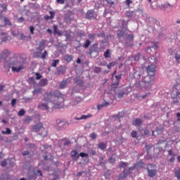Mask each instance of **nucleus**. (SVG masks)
I'll list each match as a JSON object with an SVG mask.
<instances>
[{
    "mask_svg": "<svg viewBox=\"0 0 180 180\" xmlns=\"http://www.w3.org/2000/svg\"><path fill=\"white\" fill-rule=\"evenodd\" d=\"M72 82V78H68V79L63 80L60 83L58 84V89H65L67 88V84Z\"/></svg>",
    "mask_w": 180,
    "mask_h": 180,
    "instance_id": "obj_10",
    "label": "nucleus"
},
{
    "mask_svg": "<svg viewBox=\"0 0 180 180\" xmlns=\"http://www.w3.org/2000/svg\"><path fill=\"white\" fill-rule=\"evenodd\" d=\"M56 3L63 5L65 4V0H56Z\"/></svg>",
    "mask_w": 180,
    "mask_h": 180,
    "instance_id": "obj_57",
    "label": "nucleus"
},
{
    "mask_svg": "<svg viewBox=\"0 0 180 180\" xmlns=\"http://www.w3.org/2000/svg\"><path fill=\"white\" fill-rule=\"evenodd\" d=\"M33 174H35V176H41V171L39 170H34L33 171Z\"/></svg>",
    "mask_w": 180,
    "mask_h": 180,
    "instance_id": "obj_45",
    "label": "nucleus"
},
{
    "mask_svg": "<svg viewBox=\"0 0 180 180\" xmlns=\"http://www.w3.org/2000/svg\"><path fill=\"white\" fill-rule=\"evenodd\" d=\"M115 34L118 35V39L124 38V41H131L132 39H134L133 34H124V32L122 30L115 32Z\"/></svg>",
    "mask_w": 180,
    "mask_h": 180,
    "instance_id": "obj_4",
    "label": "nucleus"
},
{
    "mask_svg": "<svg viewBox=\"0 0 180 180\" xmlns=\"http://www.w3.org/2000/svg\"><path fill=\"white\" fill-rule=\"evenodd\" d=\"M4 25H6V26H10L11 25L10 20H8V18H4Z\"/></svg>",
    "mask_w": 180,
    "mask_h": 180,
    "instance_id": "obj_42",
    "label": "nucleus"
},
{
    "mask_svg": "<svg viewBox=\"0 0 180 180\" xmlns=\"http://www.w3.org/2000/svg\"><path fill=\"white\" fill-rule=\"evenodd\" d=\"M44 100L46 102L53 103V105H56V108L58 109L63 108V102L65 101L63 94L58 91L53 94H51L49 92L44 93Z\"/></svg>",
    "mask_w": 180,
    "mask_h": 180,
    "instance_id": "obj_1",
    "label": "nucleus"
},
{
    "mask_svg": "<svg viewBox=\"0 0 180 180\" xmlns=\"http://www.w3.org/2000/svg\"><path fill=\"white\" fill-rule=\"evenodd\" d=\"M143 124V120H140L139 118L134 119L131 121V125L139 127L140 124Z\"/></svg>",
    "mask_w": 180,
    "mask_h": 180,
    "instance_id": "obj_12",
    "label": "nucleus"
},
{
    "mask_svg": "<svg viewBox=\"0 0 180 180\" xmlns=\"http://www.w3.org/2000/svg\"><path fill=\"white\" fill-rule=\"evenodd\" d=\"M75 84H77V85L79 86L83 85V80H81L78 77H75Z\"/></svg>",
    "mask_w": 180,
    "mask_h": 180,
    "instance_id": "obj_22",
    "label": "nucleus"
},
{
    "mask_svg": "<svg viewBox=\"0 0 180 180\" xmlns=\"http://www.w3.org/2000/svg\"><path fill=\"white\" fill-rule=\"evenodd\" d=\"M136 17V12L127 11V18H131Z\"/></svg>",
    "mask_w": 180,
    "mask_h": 180,
    "instance_id": "obj_27",
    "label": "nucleus"
},
{
    "mask_svg": "<svg viewBox=\"0 0 180 180\" xmlns=\"http://www.w3.org/2000/svg\"><path fill=\"white\" fill-rule=\"evenodd\" d=\"M124 94H127V91H124V90L115 93V96H118V98H122V97L124 96Z\"/></svg>",
    "mask_w": 180,
    "mask_h": 180,
    "instance_id": "obj_21",
    "label": "nucleus"
},
{
    "mask_svg": "<svg viewBox=\"0 0 180 180\" xmlns=\"http://www.w3.org/2000/svg\"><path fill=\"white\" fill-rule=\"evenodd\" d=\"M11 134H12V131L9 128H6V131H1V134L10 135Z\"/></svg>",
    "mask_w": 180,
    "mask_h": 180,
    "instance_id": "obj_25",
    "label": "nucleus"
},
{
    "mask_svg": "<svg viewBox=\"0 0 180 180\" xmlns=\"http://www.w3.org/2000/svg\"><path fill=\"white\" fill-rule=\"evenodd\" d=\"M41 93V89L40 88H35L33 89V95L39 94Z\"/></svg>",
    "mask_w": 180,
    "mask_h": 180,
    "instance_id": "obj_31",
    "label": "nucleus"
},
{
    "mask_svg": "<svg viewBox=\"0 0 180 180\" xmlns=\"http://www.w3.org/2000/svg\"><path fill=\"white\" fill-rule=\"evenodd\" d=\"M92 53H97V47L94 46H90L89 54H92Z\"/></svg>",
    "mask_w": 180,
    "mask_h": 180,
    "instance_id": "obj_33",
    "label": "nucleus"
},
{
    "mask_svg": "<svg viewBox=\"0 0 180 180\" xmlns=\"http://www.w3.org/2000/svg\"><path fill=\"white\" fill-rule=\"evenodd\" d=\"M90 155H97V152H96L93 150H90Z\"/></svg>",
    "mask_w": 180,
    "mask_h": 180,
    "instance_id": "obj_64",
    "label": "nucleus"
},
{
    "mask_svg": "<svg viewBox=\"0 0 180 180\" xmlns=\"http://www.w3.org/2000/svg\"><path fill=\"white\" fill-rule=\"evenodd\" d=\"M31 121H32V118L30 117H27L25 120H24V124H28L29 123H30Z\"/></svg>",
    "mask_w": 180,
    "mask_h": 180,
    "instance_id": "obj_36",
    "label": "nucleus"
},
{
    "mask_svg": "<svg viewBox=\"0 0 180 180\" xmlns=\"http://www.w3.org/2000/svg\"><path fill=\"white\" fill-rule=\"evenodd\" d=\"M8 50H4V51L1 52V56H8Z\"/></svg>",
    "mask_w": 180,
    "mask_h": 180,
    "instance_id": "obj_51",
    "label": "nucleus"
},
{
    "mask_svg": "<svg viewBox=\"0 0 180 180\" xmlns=\"http://www.w3.org/2000/svg\"><path fill=\"white\" fill-rule=\"evenodd\" d=\"M131 138L136 139L137 138L138 132H136V131H131Z\"/></svg>",
    "mask_w": 180,
    "mask_h": 180,
    "instance_id": "obj_41",
    "label": "nucleus"
},
{
    "mask_svg": "<svg viewBox=\"0 0 180 180\" xmlns=\"http://www.w3.org/2000/svg\"><path fill=\"white\" fill-rule=\"evenodd\" d=\"M113 162H115V158H112V156L108 158V163L112 164Z\"/></svg>",
    "mask_w": 180,
    "mask_h": 180,
    "instance_id": "obj_48",
    "label": "nucleus"
},
{
    "mask_svg": "<svg viewBox=\"0 0 180 180\" xmlns=\"http://www.w3.org/2000/svg\"><path fill=\"white\" fill-rule=\"evenodd\" d=\"M156 66L154 65H150L148 66V68H146V72H148V74L150 73H154L155 72Z\"/></svg>",
    "mask_w": 180,
    "mask_h": 180,
    "instance_id": "obj_11",
    "label": "nucleus"
},
{
    "mask_svg": "<svg viewBox=\"0 0 180 180\" xmlns=\"http://www.w3.org/2000/svg\"><path fill=\"white\" fill-rule=\"evenodd\" d=\"M175 178L177 179V180H180V168L175 169Z\"/></svg>",
    "mask_w": 180,
    "mask_h": 180,
    "instance_id": "obj_23",
    "label": "nucleus"
},
{
    "mask_svg": "<svg viewBox=\"0 0 180 180\" xmlns=\"http://www.w3.org/2000/svg\"><path fill=\"white\" fill-rule=\"evenodd\" d=\"M90 46V40L86 39V44H84V49H88Z\"/></svg>",
    "mask_w": 180,
    "mask_h": 180,
    "instance_id": "obj_40",
    "label": "nucleus"
},
{
    "mask_svg": "<svg viewBox=\"0 0 180 180\" xmlns=\"http://www.w3.org/2000/svg\"><path fill=\"white\" fill-rule=\"evenodd\" d=\"M50 15H44V19L49 20V19H53L54 13L52 11H49Z\"/></svg>",
    "mask_w": 180,
    "mask_h": 180,
    "instance_id": "obj_28",
    "label": "nucleus"
},
{
    "mask_svg": "<svg viewBox=\"0 0 180 180\" xmlns=\"http://www.w3.org/2000/svg\"><path fill=\"white\" fill-rule=\"evenodd\" d=\"M42 50H44V44H41L40 46L38 47V51H35L33 53V57L44 60L46 58V51H44V53H41Z\"/></svg>",
    "mask_w": 180,
    "mask_h": 180,
    "instance_id": "obj_3",
    "label": "nucleus"
},
{
    "mask_svg": "<svg viewBox=\"0 0 180 180\" xmlns=\"http://www.w3.org/2000/svg\"><path fill=\"white\" fill-rule=\"evenodd\" d=\"M1 35V41L2 42H5V41H8V33H5V32H1L0 33Z\"/></svg>",
    "mask_w": 180,
    "mask_h": 180,
    "instance_id": "obj_18",
    "label": "nucleus"
},
{
    "mask_svg": "<svg viewBox=\"0 0 180 180\" xmlns=\"http://www.w3.org/2000/svg\"><path fill=\"white\" fill-rule=\"evenodd\" d=\"M112 65H114V64H112V63H108V65H106V68L110 69V68H112Z\"/></svg>",
    "mask_w": 180,
    "mask_h": 180,
    "instance_id": "obj_63",
    "label": "nucleus"
},
{
    "mask_svg": "<svg viewBox=\"0 0 180 180\" xmlns=\"http://www.w3.org/2000/svg\"><path fill=\"white\" fill-rule=\"evenodd\" d=\"M56 71L58 75H65V66H63V65L58 66V68H56Z\"/></svg>",
    "mask_w": 180,
    "mask_h": 180,
    "instance_id": "obj_14",
    "label": "nucleus"
},
{
    "mask_svg": "<svg viewBox=\"0 0 180 180\" xmlns=\"http://www.w3.org/2000/svg\"><path fill=\"white\" fill-rule=\"evenodd\" d=\"M25 114H26V111L23 110V109L19 110V112H17V115L19 117L23 116Z\"/></svg>",
    "mask_w": 180,
    "mask_h": 180,
    "instance_id": "obj_35",
    "label": "nucleus"
},
{
    "mask_svg": "<svg viewBox=\"0 0 180 180\" xmlns=\"http://www.w3.org/2000/svg\"><path fill=\"white\" fill-rule=\"evenodd\" d=\"M152 24L155 25V26H158L159 25V21L156 20L155 19H152Z\"/></svg>",
    "mask_w": 180,
    "mask_h": 180,
    "instance_id": "obj_50",
    "label": "nucleus"
},
{
    "mask_svg": "<svg viewBox=\"0 0 180 180\" xmlns=\"http://www.w3.org/2000/svg\"><path fill=\"white\" fill-rule=\"evenodd\" d=\"M134 61H138L140 60V53H136V55H134L133 56Z\"/></svg>",
    "mask_w": 180,
    "mask_h": 180,
    "instance_id": "obj_39",
    "label": "nucleus"
},
{
    "mask_svg": "<svg viewBox=\"0 0 180 180\" xmlns=\"http://www.w3.org/2000/svg\"><path fill=\"white\" fill-rule=\"evenodd\" d=\"M106 105H108V103H105L103 105H97V110H100L101 109V108H103V106H106Z\"/></svg>",
    "mask_w": 180,
    "mask_h": 180,
    "instance_id": "obj_52",
    "label": "nucleus"
},
{
    "mask_svg": "<svg viewBox=\"0 0 180 180\" xmlns=\"http://www.w3.org/2000/svg\"><path fill=\"white\" fill-rule=\"evenodd\" d=\"M120 28L122 30H127V21L120 20Z\"/></svg>",
    "mask_w": 180,
    "mask_h": 180,
    "instance_id": "obj_24",
    "label": "nucleus"
},
{
    "mask_svg": "<svg viewBox=\"0 0 180 180\" xmlns=\"http://www.w3.org/2000/svg\"><path fill=\"white\" fill-rule=\"evenodd\" d=\"M58 62L59 60H53V61H51V67L56 68V65H58Z\"/></svg>",
    "mask_w": 180,
    "mask_h": 180,
    "instance_id": "obj_46",
    "label": "nucleus"
},
{
    "mask_svg": "<svg viewBox=\"0 0 180 180\" xmlns=\"http://www.w3.org/2000/svg\"><path fill=\"white\" fill-rule=\"evenodd\" d=\"M53 34H58L60 36V32H58V27L53 25Z\"/></svg>",
    "mask_w": 180,
    "mask_h": 180,
    "instance_id": "obj_43",
    "label": "nucleus"
},
{
    "mask_svg": "<svg viewBox=\"0 0 180 180\" xmlns=\"http://www.w3.org/2000/svg\"><path fill=\"white\" fill-rule=\"evenodd\" d=\"M8 165V163H6V162H5V160L1 162V167H5Z\"/></svg>",
    "mask_w": 180,
    "mask_h": 180,
    "instance_id": "obj_62",
    "label": "nucleus"
},
{
    "mask_svg": "<svg viewBox=\"0 0 180 180\" xmlns=\"http://www.w3.org/2000/svg\"><path fill=\"white\" fill-rule=\"evenodd\" d=\"M16 104V99H13V101H10V105H13L14 107V105Z\"/></svg>",
    "mask_w": 180,
    "mask_h": 180,
    "instance_id": "obj_59",
    "label": "nucleus"
},
{
    "mask_svg": "<svg viewBox=\"0 0 180 180\" xmlns=\"http://www.w3.org/2000/svg\"><path fill=\"white\" fill-rule=\"evenodd\" d=\"M127 166H128L127 162H120L118 163V167L124 168V169L122 170V173H120V175L118 176V180H122L127 177V176H129V174H131V171L136 169V167L134 166L129 168H127Z\"/></svg>",
    "mask_w": 180,
    "mask_h": 180,
    "instance_id": "obj_2",
    "label": "nucleus"
},
{
    "mask_svg": "<svg viewBox=\"0 0 180 180\" xmlns=\"http://www.w3.org/2000/svg\"><path fill=\"white\" fill-rule=\"evenodd\" d=\"M41 79V75H39V73H35V79L39 80Z\"/></svg>",
    "mask_w": 180,
    "mask_h": 180,
    "instance_id": "obj_54",
    "label": "nucleus"
},
{
    "mask_svg": "<svg viewBox=\"0 0 180 180\" xmlns=\"http://www.w3.org/2000/svg\"><path fill=\"white\" fill-rule=\"evenodd\" d=\"M96 139H97V134H94V132L90 133V140H94Z\"/></svg>",
    "mask_w": 180,
    "mask_h": 180,
    "instance_id": "obj_37",
    "label": "nucleus"
},
{
    "mask_svg": "<svg viewBox=\"0 0 180 180\" xmlns=\"http://www.w3.org/2000/svg\"><path fill=\"white\" fill-rule=\"evenodd\" d=\"M110 58V50H106L104 51V58Z\"/></svg>",
    "mask_w": 180,
    "mask_h": 180,
    "instance_id": "obj_32",
    "label": "nucleus"
},
{
    "mask_svg": "<svg viewBox=\"0 0 180 180\" xmlns=\"http://www.w3.org/2000/svg\"><path fill=\"white\" fill-rule=\"evenodd\" d=\"M38 109H40V110H49V105H46V103H40L38 105Z\"/></svg>",
    "mask_w": 180,
    "mask_h": 180,
    "instance_id": "obj_16",
    "label": "nucleus"
},
{
    "mask_svg": "<svg viewBox=\"0 0 180 180\" xmlns=\"http://www.w3.org/2000/svg\"><path fill=\"white\" fill-rule=\"evenodd\" d=\"M174 58H175V61L177 62V63H180V55L175 53V56H174Z\"/></svg>",
    "mask_w": 180,
    "mask_h": 180,
    "instance_id": "obj_38",
    "label": "nucleus"
},
{
    "mask_svg": "<svg viewBox=\"0 0 180 180\" xmlns=\"http://www.w3.org/2000/svg\"><path fill=\"white\" fill-rule=\"evenodd\" d=\"M32 131L35 133L39 132V131H44L40 134V136H46V130L41 127V123H38V124L33 125V127H32Z\"/></svg>",
    "mask_w": 180,
    "mask_h": 180,
    "instance_id": "obj_5",
    "label": "nucleus"
},
{
    "mask_svg": "<svg viewBox=\"0 0 180 180\" xmlns=\"http://www.w3.org/2000/svg\"><path fill=\"white\" fill-rule=\"evenodd\" d=\"M159 134H161V129H157L155 131H152V136H156Z\"/></svg>",
    "mask_w": 180,
    "mask_h": 180,
    "instance_id": "obj_29",
    "label": "nucleus"
},
{
    "mask_svg": "<svg viewBox=\"0 0 180 180\" xmlns=\"http://www.w3.org/2000/svg\"><path fill=\"white\" fill-rule=\"evenodd\" d=\"M63 60H65V61L71 62L72 61V56L65 55V56H63Z\"/></svg>",
    "mask_w": 180,
    "mask_h": 180,
    "instance_id": "obj_30",
    "label": "nucleus"
},
{
    "mask_svg": "<svg viewBox=\"0 0 180 180\" xmlns=\"http://www.w3.org/2000/svg\"><path fill=\"white\" fill-rule=\"evenodd\" d=\"M94 72H95V73L101 72V68H99L98 67H95V69H94Z\"/></svg>",
    "mask_w": 180,
    "mask_h": 180,
    "instance_id": "obj_49",
    "label": "nucleus"
},
{
    "mask_svg": "<svg viewBox=\"0 0 180 180\" xmlns=\"http://www.w3.org/2000/svg\"><path fill=\"white\" fill-rule=\"evenodd\" d=\"M79 154V153L76 152V150H72L71 153H70V155H71L72 160L76 161L77 160V155Z\"/></svg>",
    "mask_w": 180,
    "mask_h": 180,
    "instance_id": "obj_19",
    "label": "nucleus"
},
{
    "mask_svg": "<svg viewBox=\"0 0 180 180\" xmlns=\"http://www.w3.org/2000/svg\"><path fill=\"white\" fill-rule=\"evenodd\" d=\"M35 31V27L31 26V27H28V32H30V33H31V35L34 34V32Z\"/></svg>",
    "mask_w": 180,
    "mask_h": 180,
    "instance_id": "obj_44",
    "label": "nucleus"
},
{
    "mask_svg": "<svg viewBox=\"0 0 180 180\" xmlns=\"http://www.w3.org/2000/svg\"><path fill=\"white\" fill-rule=\"evenodd\" d=\"M38 85L42 87L46 86V79H40V82L38 83Z\"/></svg>",
    "mask_w": 180,
    "mask_h": 180,
    "instance_id": "obj_26",
    "label": "nucleus"
},
{
    "mask_svg": "<svg viewBox=\"0 0 180 180\" xmlns=\"http://www.w3.org/2000/svg\"><path fill=\"white\" fill-rule=\"evenodd\" d=\"M92 18H94V11H92V10L88 11V12L86 13V19L91 20Z\"/></svg>",
    "mask_w": 180,
    "mask_h": 180,
    "instance_id": "obj_17",
    "label": "nucleus"
},
{
    "mask_svg": "<svg viewBox=\"0 0 180 180\" xmlns=\"http://www.w3.org/2000/svg\"><path fill=\"white\" fill-rule=\"evenodd\" d=\"M146 170H148V177L154 178L156 176V165H148Z\"/></svg>",
    "mask_w": 180,
    "mask_h": 180,
    "instance_id": "obj_6",
    "label": "nucleus"
},
{
    "mask_svg": "<svg viewBox=\"0 0 180 180\" xmlns=\"http://www.w3.org/2000/svg\"><path fill=\"white\" fill-rule=\"evenodd\" d=\"M70 15H65V22H70Z\"/></svg>",
    "mask_w": 180,
    "mask_h": 180,
    "instance_id": "obj_58",
    "label": "nucleus"
},
{
    "mask_svg": "<svg viewBox=\"0 0 180 180\" xmlns=\"http://www.w3.org/2000/svg\"><path fill=\"white\" fill-rule=\"evenodd\" d=\"M88 158V153H79V155H77V158Z\"/></svg>",
    "mask_w": 180,
    "mask_h": 180,
    "instance_id": "obj_47",
    "label": "nucleus"
},
{
    "mask_svg": "<svg viewBox=\"0 0 180 180\" xmlns=\"http://www.w3.org/2000/svg\"><path fill=\"white\" fill-rule=\"evenodd\" d=\"M170 7H172V5H171L170 4H168V3H164L162 4L158 5L159 9H161V10H165L166 8H168Z\"/></svg>",
    "mask_w": 180,
    "mask_h": 180,
    "instance_id": "obj_13",
    "label": "nucleus"
},
{
    "mask_svg": "<svg viewBox=\"0 0 180 180\" xmlns=\"http://www.w3.org/2000/svg\"><path fill=\"white\" fill-rule=\"evenodd\" d=\"M103 164H105V162H103V158H100V166L103 167Z\"/></svg>",
    "mask_w": 180,
    "mask_h": 180,
    "instance_id": "obj_61",
    "label": "nucleus"
},
{
    "mask_svg": "<svg viewBox=\"0 0 180 180\" xmlns=\"http://www.w3.org/2000/svg\"><path fill=\"white\" fill-rule=\"evenodd\" d=\"M88 119V115H81V117L77 118V120Z\"/></svg>",
    "mask_w": 180,
    "mask_h": 180,
    "instance_id": "obj_53",
    "label": "nucleus"
},
{
    "mask_svg": "<svg viewBox=\"0 0 180 180\" xmlns=\"http://www.w3.org/2000/svg\"><path fill=\"white\" fill-rule=\"evenodd\" d=\"M97 148L100 150H105L106 149V143L103 142H100V143H97Z\"/></svg>",
    "mask_w": 180,
    "mask_h": 180,
    "instance_id": "obj_20",
    "label": "nucleus"
},
{
    "mask_svg": "<svg viewBox=\"0 0 180 180\" xmlns=\"http://www.w3.org/2000/svg\"><path fill=\"white\" fill-rule=\"evenodd\" d=\"M148 49H156V44H152V46H150Z\"/></svg>",
    "mask_w": 180,
    "mask_h": 180,
    "instance_id": "obj_60",
    "label": "nucleus"
},
{
    "mask_svg": "<svg viewBox=\"0 0 180 180\" xmlns=\"http://www.w3.org/2000/svg\"><path fill=\"white\" fill-rule=\"evenodd\" d=\"M168 156L171 157V159H168V162H174V157L177 155L172 153V150H168Z\"/></svg>",
    "mask_w": 180,
    "mask_h": 180,
    "instance_id": "obj_15",
    "label": "nucleus"
},
{
    "mask_svg": "<svg viewBox=\"0 0 180 180\" xmlns=\"http://www.w3.org/2000/svg\"><path fill=\"white\" fill-rule=\"evenodd\" d=\"M179 98L180 90H177V91H175V96H173V97H172V99H173V105H179Z\"/></svg>",
    "mask_w": 180,
    "mask_h": 180,
    "instance_id": "obj_9",
    "label": "nucleus"
},
{
    "mask_svg": "<svg viewBox=\"0 0 180 180\" xmlns=\"http://www.w3.org/2000/svg\"><path fill=\"white\" fill-rule=\"evenodd\" d=\"M67 126V122L63 120H56V130H63L65 127Z\"/></svg>",
    "mask_w": 180,
    "mask_h": 180,
    "instance_id": "obj_8",
    "label": "nucleus"
},
{
    "mask_svg": "<svg viewBox=\"0 0 180 180\" xmlns=\"http://www.w3.org/2000/svg\"><path fill=\"white\" fill-rule=\"evenodd\" d=\"M70 144H72V142H70V141H65V143H63V146H70Z\"/></svg>",
    "mask_w": 180,
    "mask_h": 180,
    "instance_id": "obj_56",
    "label": "nucleus"
},
{
    "mask_svg": "<svg viewBox=\"0 0 180 180\" xmlns=\"http://www.w3.org/2000/svg\"><path fill=\"white\" fill-rule=\"evenodd\" d=\"M10 68H11V71H13V72H19V71L23 70V67L21 66V64H20V63L16 60L10 63Z\"/></svg>",
    "mask_w": 180,
    "mask_h": 180,
    "instance_id": "obj_7",
    "label": "nucleus"
},
{
    "mask_svg": "<svg viewBox=\"0 0 180 180\" xmlns=\"http://www.w3.org/2000/svg\"><path fill=\"white\" fill-rule=\"evenodd\" d=\"M143 82L150 84V76H146V77L143 78Z\"/></svg>",
    "mask_w": 180,
    "mask_h": 180,
    "instance_id": "obj_34",
    "label": "nucleus"
},
{
    "mask_svg": "<svg viewBox=\"0 0 180 180\" xmlns=\"http://www.w3.org/2000/svg\"><path fill=\"white\" fill-rule=\"evenodd\" d=\"M88 39H90V40H94V34H88Z\"/></svg>",
    "mask_w": 180,
    "mask_h": 180,
    "instance_id": "obj_55",
    "label": "nucleus"
}]
</instances>
